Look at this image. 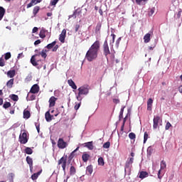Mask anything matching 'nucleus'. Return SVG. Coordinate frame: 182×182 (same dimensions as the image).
I'll return each mask as SVG.
<instances>
[{
    "mask_svg": "<svg viewBox=\"0 0 182 182\" xmlns=\"http://www.w3.org/2000/svg\"><path fill=\"white\" fill-rule=\"evenodd\" d=\"M100 50V41H96L87 50L85 58L88 62H93L95 59L97 58V54Z\"/></svg>",
    "mask_w": 182,
    "mask_h": 182,
    "instance_id": "1",
    "label": "nucleus"
},
{
    "mask_svg": "<svg viewBox=\"0 0 182 182\" xmlns=\"http://www.w3.org/2000/svg\"><path fill=\"white\" fill-rule=\"evenodd\" d=\"M48 50L43 49L41 52L38 53V54L32 55L31 58V63L33 65V66H36V68L38 69H41V68L43 67V63L45 60L39 59V58L41 56L44 59L48 57Z\"/></svg>",
    "mask_w": 182,
    "mask_h": 182,
    "instance_id": "2",
    "label": "nucleus"
},
{
    "mask_svg": "<svg viewBox=\"0 0 182 182\" xmlns=\"http://www.w3.org/2000/svg\"><path fill=\"white\" fill-rule=\"evenodd\" d=\"M89 94V85H83L78 88V95L77 96V100L82 101V95Z\"/></svg>",
    "mask_w": 182,
    "mask_h": 182,
    "instance_id": "3",
    "label": "nucleus"
},
{
    "mask_svg": "<svg viewBox=\"0 0 182 182\" xmlns=\"http://www.w3.org/2000/svg\"><path fill=\"white\" fill-rule=\"evenodd\" d=\"M102 50L104 55L105 56L107 60H109V55H110V48H109V44L107 40H105L102 46Z\"/></svg>",
    "mask_w": 182,
    "mask_h": 182,
    "instance_id": "4",
    "label": "nucleus"
},
{
    "mask_svg": "<svg viewBox=\"0 0 182 182\" xmlns=\"http://www.w3.org/2000/svg\"><path fill=\"white\" fill-rule=\"evenodd\" d=\"M67 163H68V155H65V156H63L58 161V166H60V164H62V168L64 172L66 171V164Z\"/></svg>",
    "mask_w": 182,
    "mask_h": 182,
    "instance_id": "5",
    "label": "nucleus"
},
{
    "mask_svg": "<svg viewBox=\"0 0 182 182\" xmlns=\"http://www.w3.org/2000/svg\"><path fill=\"white\" fill-rule=\"evenodd\" d=\"M19 142L21 143V144H26V143H28V134H26V132H24L23 134H21L19 135V138H18Z\"/></svg>",
    "mask_w": 182,
    "mask_h": 182,
    "instance_id": "6",
    "label": "nucleus"
},
{
    "mask_svg": "<svg viewBox=\"0 0 182 182\" xmlns=\"http://www.w3.org/2000/svg\"><path fill=\"white\" fill-rule=\"evenodd\" d=\"M166 167H167V164H166V161H161L160 170L158 171V178H159V180H161V178H163V176L160 175V174H161V171L166 168Z\"/></svg>",
    "mask_w": 182,
    "mask_h": 182,
    "instance_id": "7",
    "label": "nucleus"
},
{
    "mask_svg": "<svg viewBox=\"0 0 182 182\" xmlns=\"http://www.w3.org/2000/svg\"><path fill=\"white\" fill-rule=\"evenodd\" d=\"M58 149H66L68 147V144L63 140V138H59L58 141Z\"/></svg>",
    "mask_w": 182,
    "mask_h": 182,
    "instance_id": "8",
    "label": "nucleus"
},
{
    "mask_svg": "<svg viewBox=\"0 0 182 182\" xmlns=\"http://www.w3.org/2000/svg\"><path fill=\"white\" fill-rule=\"evenodd\" d=\"M160 122H162L161 118L159 116H154L153 119V128L157 129V127H159V124L160 123Z\"/></svg>",
    "mask_w": 182,
    "mask_h": 182,
    "instance_id": "9",
    "label": "nucleus"
},
{
    "mask_svg": "<svg viewBox=\"0 0 182 182\" xmlns=\"http://www.w3.org/2000/svg\"><path fill=\"white\" fill-rule=\"evenodd\" d=\"M30 93H33V95L39 93V85H38V84L33 85L30 90Z\"/></svg>",
    "mask_w": 182,
    "mask_h": 182,
    "instance_id": "10",
    "label": "nucleus"
},
{
    "mask_svg": "<svg viewBox=\"0 0 182 182\" xmlns=\"http://www.w3.org/2000/svg\"><path fill=\"white\" fill-rule=\"evenodd\" d=\"M66 38V29H63L60 34L59 41L61 43H65V38Z\"/></svg>",
    "mask_w": 182,
    "mask_h": 182,
    "instance_id": "11",
    "label": "nucleus"
},
{
    "mask_svg": "<svg viewBox=\"0 0 182 182\" xmlns=\"http://www.w3.org/2000/svg\"><path fill=\"white\" fill-rule=\"evenodd\" d=\"M79 15H82V10L80 9H76L69 18H74V19H76L77 16H79Z\"/></svg>",
    "mask_w": 182,
    "mask_h": 182,
    "instance_id": "12",
    "label": "nucleus"
},
{
    "mask_svg": "<svg viewBox=\"0 0 182 182\" xmlns=\"http://www.w3.org/2000/svg\"><path fill=\"white\" fill-rule=\"evenodd\" d=\"M42 0H31V2L27 4V9L32 8V6H35L37 4H41Z\"/></svg>",
    "mask_w": 182,
    "mask_h": 182,
    "instance_id": "13",
    "label": "nucleus"
},
{
    "mask_svg": "<svg viewBox=\"0 0 182 182\" xmlns=\"http://www.w3.org/2000/svg\"><path fill=\"white\" fill-rule=\"evenodd\" d=\"M58 100V98L52 96L50 99H49V107H53V106H55V105H56V101Z\"/></svg>",
    "mask_w": 182,
    "mask_h": 182,
    "instance_id": "14",
    "label": "nucleus"
},
{
    "mask_svg": "<svg viewBox=\"0 0 182 182\" xmlns=\"http://www.w3.org/2000/svg\"><path fill=\"white\" fill-rule=\"evenodd\" d=\"M85 147H87L88 150H93V149H95V146H93V141L85 143Z\"/></svg>",
    "mask_w": 182,
    "mask_h": 182,
    "instance_id": "15",
    "label": "nucleus"
},
{
    "mask_svg": "<svg viewBox=\"0 0 182 182\" xmlns=\"http://www.w3.org/2000/svg\"><path fill=\"white\" fill-rule=\"evenodd\" d=\"M23 119H29L31 117V112L27 109H25L23 112Z\"/></svg>",
    "mask_w": 182,
    "mask_h": 182,
    "instance_id": "16",
    "label": "nucleus"
},
{
    "mask_svg": "<svg viewBox=\"0 0 182 182\" xmlns=\"http://www.w3.org/2000/svg\"><path fill=\"white\" fill-rule=\"evenodd\" d=\"M45 117H46V122H52L53 115H50V112L49 111H48L45 114Z\"/></svg>",
    "mask_w": 182,
    "mask_h": 182,
    "instance_id": "17",
    "label": "nucleus"
},
{
    "mask_svg": "<svg viewBox=\"0 0 182 182\" xmlns=\"http://www.w3.org/2000/svg\"><path fill=\"white\" fill-rule=\"evenodd\" d=\"M68 83L69 86H70V87H72V89H74L75 90H76L77 89V86H76V84L75 83L73 80H68Z\"/></svg>",
    "mask_w": 182,
    "mask_h": 182,
    "instance_id": "18",
    "label": "nucleus"
},
{
    "mask_svg": "<svg viewBox=\"0 0 182 182\" xmlns=\"http://www.w3.org/2000/svg\"><path fill=\"white\" fill-rule=\"evenodd\" d=\"M26 162L28 163L30 168H33V161L32 160V158L30 156L26 157Z\"/></svg>",
    "mask_w": 182,
    "mask_h": 182,
    "instance_id": "19",
    "label": "nucleus"
},
{
    "mask_svg": "<svg viewBox=\"0 0 182 182\" xmlns=\"http://www.w3.org/2000/svg\"><path fill=\"white\" fill-rule=\"evenodd\" d=\"M153 107V99L149 98L147 101V110L151 111Z\"/></svg>",
    "mask_w": 182,
    "mask_h": 182,
    "instance_id": "20",
    "label": "nucleus"
},
{
    "mask_svg": "<svg viewBox=\"0 0 182 182\" xmlns=\"http://www.w3.org/2000/svg\"><path fill=\"white\" fill-rule=\"evenodd\" d=\"M86 173L88 176H90L93 173V166H88L86 168Z\"/></svg>",
    "mask_w": 182,
    "mask_h": 182,
    "instance_id": "21",
    "label": "nucleus"
},
{
    "mask_svg": "<svg viewBox=\"0 0 182 182\" xmlns=\"http://www.w3.org/2000/svg\"><path fill=\"white\" fill-rule=\"evenodd\" d=\"M139 178H141L143 180V178H146V177H149V173H147L146 171H141L139 173Z\"/></svg>",
    "mask_w": 182,
    "mask_h": 182,
    "instance_id": "22",
    "label": "nucleus"
},
{
    "mask_svg": "<svg viewBox=\"0 0 182 182\" xmlns=\"http://www.w3.org/2000/svg\"><path fill=\"white\" fill-rule=\"evenodd\" d=\"M82 159L84 163H87V161L89 160V159H90V155H89L88 154H83L82 156Z\"/></svg>",
    "mask_w": 182,
    "mask_h": 182,
    "instance_id": "23",
    "label": "nucleus"
},
{
    "mask_svg": "<svg viewBox=\"0 0 182 182\" xmlns=\"http://www.w3.org/2000/svg\"><path fill=\"white\" fill-rule=\"evenodd\" d=\"M80 147L77 146L73 151H72L68 157V161H70L75 157V152L79 150Z\"/></svg>",
    "mask_w": 182,
    "mask_h": 182,
    "instance_id": "24",
    "label": "nucleus"
},
{
    "mask_svg": "<svg viewBox=\"0 0 182 182\" xmlns=\"http://www.w3.org/2000/svg\"><path fill=\"white\" fill-rule=\"evenodd\" d=\"M41 11V7L39 6H36L33 9V14L34 16L38 15V13Z\"/></svg>",
    "mask_w": 182,
    "mask_h": 182,
    "instance_id": "25",
    "label": "nucleus"
},
{
    "mask_svg": "<svg viewBox=\"0 0 182 182\" xmlns=\"http://www.w3.org/2000/svg\"><path fill=\"white\" fill-rule=\"evenodd\" d=\"M150 36H151V35L149 33L144 36V43H149V42H150Z\"/></svg>",
    "mask_w": 182,
    "mask_h": 182,
    "instance_id": "26",
    "label": "nucleus"
},
{
    "mask_svg": "<svg viewBox=\"0 0 182 182\" xmlns=\"http://www.w3.org/2000/svg\"><path fill=\"white\" fill-rule=\"evenodd\" d=\"M149 0H135L136 5H145Z\"/></svg>",
    "mask_w": 182,
    "mask_h": 182,
    "instance_id": "27",
    "label": "nucleus"
},
{
    "mask_svg": "<svg viewBox=\"0 0 182 182\" xmlns=\"http://www.w3.org/2000/svg\"><path fill=\"white\" fill-rule=\"evenodd\" d=\"M76 174V168L75 166H71L70 168V176H75Z\"/></svg>",
    "mask_w": 182,
    "mask_h": 182,
    "instance_id": "28",
    "label": "nucleus"
},
{
    "mask_svg": "<svg viewBox=\"0 0 182 182\" xmlns=\"http://www.w3.org/2000/svg\"><path fill=\"white\" fill-rule=\"evenodd\" d=\"M46 30L42 29V30L40 31V33H39L40 38H41L42 39H45V38H46Z\"/></svg>",
    "mask_w": 182,
    "mask_h": 182,
    "instance_id": "29",
    "label": "nucleus"
},
{
    "mask_svg": "<svg viewBox=\"0 0 182 182\" xmlns=\"http://www.w3.org/2000/svg\"><path fill=\"white\" fill-rule=\"evenodd\" d=\"M16 75V71L15 70H11L7 72V76L9 77H14Z\"/></svg>",
    "mask_w": 182,
    "mask_h": 182,
    "instance_id": "30",
    "label": "nucleus"
},
{
    "mask_svg": "<svg viewBox=\"0 0 182 182\" xmlns=\"http://www.w3.org/2000/svg\"><path fill=\"white\" fill-rule=\"evenodd\" d=\"M41 173H42L41 171H38V173H33L31 176V179L33 181L36 180L38 178V177H39V176H41Z\"/></svg>",
    "mask_w": 182,
    "mask_h": 182,
    "instance_id": "31",
    "label": "nucleus"
},
{
    "mask_svg": "<svg viewBox=\"0 0 182 182\" xmlns=\"http://www.w3.org/2000/svg\"><path fill=\"white\" fill-rule=\"evenodd\" d=\"M10 97L11 100H14V102H18V100H19V97L15 94L10 95Z\"/></svg>",
    "mask_w": 182,
    "mask_h": 182,
    "instance_id": "32",
    "label": "nucleus"
},
{
    "mask_svg": "<svg viewBox=\"0 0 182 182\" xmlns=\"http://www.w3.org/2000/svg\"><path fill=\"white\" fill-rule=\"evenodd\" d=\"M6 86L10 89L12 88V86H14V79H11L10 80H9L6 83Z\"/></svg>",
    "mask_w": 182,
    "mask_h": 182,
    "instance_id": "33",
    "label": "nucleus"
},
{
    "mask_svg": "<svg viewBox=\"0 0 182 182\" xmlns=\"http://www.w3.org/2000/svg\"><path fill=\"white\" fill-rule=\"evenodd\" d=\"M56 45V41H53L46 46L47 49H53V48Z\"/></svg>",
    "mask_w": 182,
    "mask_h": 182,
    "instance_id": "34",
    "label": "nucleus"
},
{
    "mask_svg": "<svg viewBox=\"0 0 182 182\" xmlns=\"http://www.w3.org/2000/svg\"><path fill=\"white\" fill-rule=\"evenodd\" d=\"M5 8L0 6V16H1L2 18H4V16H5Z\"/></svg>",
    "mask_w": 182,
    "mask_h": 182,
    "instance_id": "35",
    "label": "nucleus"
},
{
    "mask_svg": "<svg viewBox=\"0 0 182 182\" xmlns=\"http://www.w3.org/2000/svg\"><path fill=\"white\" fill-rule=\"evenodd\" d=\"M98 165L99 166H105V159L102 157H100L98 159Z\"/></svg>",
    "mask_w": 182,
    "mask_h": 182,
    "instance_id": "36",
    "label": "nucleus"
},
{
    "mask_svg": "<svg viewBox=\"0 0 182 182\" xmlns=\"http://www.w3.org/2000/svg\"><path fill=\"white\" fill-rule=\"evenodd\" d=\"M11 106V104L9 102H5L4 104L3 105L4 109H9Z\"/></svg>",
    "mask_w": 182,
    "mask_h": 182,
    "instance_id": "37",
    "label": "nucleus"
},
{
    "mask_svg": "<svg viewBox=\"0 0 182 182\" xmlns=\"http://www.w3.org/2000/svg\"><path fill=\"white\" fill-rule=\"evenodd\" d=\"M25 153L26 154H32V153H33V150H32L31 148L29 147H26L25 149Z\"/></svg>",
    "mask_w": 182,
    "mask_h": 182,
    "instance_id": "38",
    "label": "nucleus"
},
{
    "mask_svg": "<svg viewBox=\"0 0 182 182\" xmlns=\"http://www.w3.org/2000/svg\"><path fill=\"white\" fill-rule=\"evenodd\" d=\"M129 138L131 140H136V134H134V132H131L129 134Z\"/></svg>",
    "mask_w": 182,
    "mask_h": 182,
    "instance_id": "39",
    "label": "nucleus"
},
{
    "mask_svg": "<svg viewBox=\"0 0 182 182\" xmlns=\"http://www.w3.org/2000/svg\"><path fill=\"white\" fill-rule=\"evenodd\" d=\"M35 126L38 133H39V132L41 131V124H39V122H35Z\"/></svg>",
    "mask_w": 182,
    "mask_h": 182,
    "instance_id": "40",
    "label": "nucleus"
},
{
    "mask_svg": "<svg viewBox=\"0 0 182 182\" xmlns=\"http://www.w3.org/2000/svg\"><path fill=\"white\" fill-rule=\"evenodd\" d=\"M152 154H153V148H151V146L148 147V149H147V154L149 156H151Z\"/></svg>",
    "mask_w": 182,
    "mask_h": 182,
    "instance_id": "41",
    "label": "nucleus"
},
{
    "mask_svg": "<svg viewBox=\"0 0 182 182\" xmlns=\"http://www.w3.org/2000/svg\"><path fill=\"white\" fill-rule=\"evenodd\" d=\"M147 139H149V134L147 133V132H145L144 135V143H146V141H147Z\"/></svg>",
    "mask_w": 182,
    "mask_h": 182,
    "instance_id": "42",
    "label": "nucleus"
},
{
    "mask_svg": "<svg viewBox=\"0 0 182 182\" xmlns=\"http://www.w3.org/2000/svg\"><path fill=\"white\" fill-rule=\"evenodd\" d=\"M104 149H109L110 147V142L107 141L103 144Z\"/></svg>",
    "mask_w": 182,
    "mask_h": 182,
    "instance_id": "43",
    "label": "nucleus"
},
{
    "mask_svg": "<svg viewBox=\"0 0 182 182\" xmlns=\"http://www.w3.org/2000/svg\"><path fill=\"white\" fill-rule=\"evenodd\" d=\"M4 59L6 60H8L9 59H11V53H6L4 56Z\"/></svg>",
    "mask_w": 182,
    "mask_h": 182,
    "instance_id": "44",
    "label": "nucleus"
},
{
    "mask_svg": "<svg viewBox=\"0 0 182 182\" xmlns=\"http://www.w3.org/2000/svg\"><path fill=\"white\" fill-rule=\"evenodd\" d=\"M0 66L1 68H4V66H5V60L2 58H0Z\"/></svg>",
    "mask_w": 182,
    "mask_h": 182,
    "instance_id": "45",
    "label": "nucleus"
},
{
    "mask_svg": "<svg viewBox=\"0 0 182 182\" xmlns=\"http://www.w3.org/2000/svg\"><path fill=\"white\" fill-rule=\"evenodd\" d=\"M58 2H59V0H53L50 1V5L51 6H55L56 4H58Z\"/></svg>",
    "mask_w": 182,
    "mask_h": 182,
    "instance_id": "46",
    "label": "nucleus"
},
{
    "mask_svg": "<svg viewBox=\"0 0 182 182\" xmlns=\"http://www.w3.org/2000/svg\"><path fill=\"white\" fill-rule=\"evenodd\" d=\"M101 28H102V23H98L96 26V31L99 32V31H100Z\"/></svg>",
    "mask_w": 182,
    "mask_h": 182,
    "instance_id": "47",
    "label": "nucleus"
},
{
    "mask_svg": "<svg viewBox=\"0 0 182 182\" xmlns=\"http://www.w3.org/2000/svg\"><path fill=\"white\" fill-rule=\"evenodd\" d=\"M123 112H124V108H122L119 112V120L123 119Z\"/></svg>",
    "mask_w": 182,
    "mask_h": 182,
    "instance_id": "48",
    "label": "nucleus"
},
{
    "mask_svg": "<svg viewBox=\"0 0 182 182\" xmlns=\"http://www.w3.org/2000/svg\"><path fill=\"white\" fill-rule=\"evenodd\" d=\"M171 127V124L168 122L165 126V130H168Z\"/></svg>",
    "mask_w": 182,
    "mask_h": 182,
    "instance_id": "49",
    "label": "nucleus"
},
{
    "mask_svg": "<svg viewBox=\"0 0 182 182\" xmlns=\"http://www.w3.org/2000/svg\"><path fill=\"white\" fill-rule=\"evenodd\" d=\"M133 161H134V158H129L127 161V162L131 165L133 164Z\"/></svg>",
    "mask_w": 182,
    "mask_h": 182,
    "instance_id": "50",
    "label": "nucleus"
},
{
    "mask_svg": "<svg viewBox=\"0 0 182 182\" xmlns=\"http://www.w3.org/2000/svg\"><path fill=\"white\" fill-rule=\"evenodd\" d=\"M156 42H154V44H152L151 46H149L148 48L149 49V50H153V49H154V48H156Z\"/></svg>",
    "mask_w": 182,
    "mask_h": 182,
    "instance_id": "51",
    "label": "nucleus"
},
{
    "mask_svg": "<svg viewBox=\"0 0 182 182\" xmlns=\"http://www.w3.org/2000/svg\"><path fill=\"white\" fill-rule=\"evenodd\" d=\"M120 41H122V38L120 37L116 41V46L117 48H119V45H120Z\"/></svg>",
    "mask_w": 182,
    "mask_h": 182,
    "instance_id": "52",
    "label": "nucleus"
},
{
    "mask_svg": "<svg viewBox=\"0 0 182 182\" xmlns=\"http://www.w3.org/2000/svg\"><path fill=\"white\" fill-rule=\"evenodd\" d=\"M58 49H59V46L58 45H55L53 49H52V52H56V50H58Z\"/></svg>",
    "mask_w": 182,
    "mask_h": 182,
    "instance_id": "53",
    "label": "nucleus"
},
{
    "mask_svg": "<svg viewBox=\"0 0 182 182\" xmlns=\"http://www.w3.org/2000/svg\"><path fill=\"white\" fill-rule=\"evenodd\" d=\"M130 167H132V164L127 161L125 164V170L126 168H130Z\"/></svg>",
    "mask_w": 182,
    "mask_h": 182,
    "instance_id": "54",
    "label": "nucleus"
},
{
    "mask_svg": "<svg viewBox=\"0 0 182 182\" xmlns=\"http://www.w3.org/2000/svg\"><path fill=\"white\" fill-rule=\"evenodd\" d=\"M79 107H80V102L78 104H76L74 107L75 110H79Z\"/></svg>",
    "mask_w": 182,
    "mask_h": 182,
    "instance_id": "55",
    "label": "nucleus"
},
{
    "mask_svg": "<svg viewBox=\"0 0 182 182\" xmlns=\"http://www.w3.org/2000/svg\"><path fill=\"white\" fill-rule=\"evenodd\" d=\"M36 99V95H31L30 96V100H35Z\"/></svg>",
    "mask_w": 182,
    "mask_h": 182,
    "instance_id": "56",
    "label": "nucleus"
},
{
    "mask_svg": "<svg viewBox=\"0 0 182 182\" xmlns=\"http://www.w3.org/2000/svg\"><path fill=\"white\" fill-rule=\"evenodd\" d=\"M153 14H154V9H151V10L149 13V16H151V15H153Z\"/></svg>",
    "mask_w": 182,
    "mask_h": 182,
    "instance_id": "57",
    "label": "nucleus"
},
{
    "mask_svg": "<svg viewBox=\"0 0 182 182\" xmlns=\"http://www.w3.org/2000/svg\"><path fill=\"white\" fill-rule=\"evenodd\" d=\"M79 28H80V25L76 24L75 28V32H77V31H79Z\"/></svg>",
    "mask_w": 182,
    "mask_h": 182,
    "instance_id": "58",
    "label": "nucleus"
},
{
    "mask_svg": "<svg viewBox=\"0 0 182 182\" xmlns=\"http://www.w3.org/2000/svg\"><path fill=\"white\" fill-rule=\"evenodd\" d=\"M38 32V27H34L32 30V33H36Z\"/></svg>",
    "mask_w": 182,
    "mask_h": 182,
    "instance_id": "59",
    "label": "nucleus"
},
{
    "mask_svg": "<svg viewBox=\"0 0 182 182\" xmlns=\"http://www.w3.org/2000/svg\"><path fill=\"white\" fill-rule=\"evenodd\" d=\"M113 102L116 105H117V103H120V100H119V99H113Z\"/></svg>",
    "mask_w": 182,
    "mask_h": 182,
    "instance_id": "60",
    "label": "nucleus"
},
{
    "mask_svg": "<svg viewBox=\"0 0 182 182\" xmlns=\"http://www.w3.org/2000/svg\"><path fill=\"white\" fill-rule=\"evenodd\" d=\"M111 36H112V43H114V39H116V35L115 34H111Z\"/></svg>",
    "mask_w": 182,
    "mask_h": 182,
    "instance_id": "61",
    "label": "nucleus"
},
{
    "mask_svg": "<svg viewBox=\"0 0 182 182\" xmlns=\"http://www.w3.org/2000/svg\"><path fill=\"white\" fill-rule=\"evenodd\" d=\"M39 43H41V40H36L35 42H34V45L36 46V45H39Z\"/></svg>",
    "mask_w": 182,
    "mask_h": 182,
    "instance_id": "62",
    "label": "nucleus"
},
{
    "mask_svg": "<svg viewBox=\"0 0 182 182\" xmlns=\"http://www.w3.org/2000/svg\"><path fill=\"white\" fill-rule=\"evenodd\" d=\"M181 17V11H179L177 14V18H180Z\"/></svg>",
    "mask_w": 182,
    "mask_h": 182,
    "instance_id": "63",
    "label": "nucleus"
},
{
    "mask_svg": "<svg viewBox=\"0 0 182 182\" xmlns=\"http://www.w3.org/2000/svg\"><path fill=\"white\" fill-rule=\"evenodd\" d=\"M99 14L101 15V16H103V10H102V9H100Z\"/></svg>",
    "mask_w": 182,
    "mask_h": 182,
    "instance_id": "64",
    "label": "nucleus"
}]
</instances>
